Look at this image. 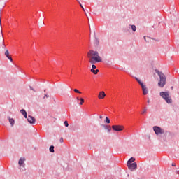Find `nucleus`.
I'll use <instances>...</instances> for the list:
<instances>
[{
    "label": "nucleus",
    "mask_w": 179,
    "mask_h": 179,
    "mask_svg": "<svg viewBox=\"0 0 179 179\" xmlns=\"http://www.w3.org/2000/svg\"><path fill=\"white\" fill-rule=\"evenodd\" d=\"M144 40L146 41V36H144Z\"/></svg>",
    "instance_id": "nucleus-30"
},
{
    "label": "nucleus",
    "mask_w": 179,
    "mask_h": 179,
    "mask_svg": "<svg viewBox=\"0 0 179 179\" xmlns=\"http://www.w3.org/2000/svg\"><path fill=\"white\" fill-rule=\"evenodd\" d=\"M20 113H21V114H22V115H24V118H27V113L26 112L25 110L22 109L20 110Z\"/></svg>",
    "instance_id": "nucleus-12"
},
{
    "label": "nucleus",
    "mask_w": 179,
    "mask_h": 179,
    "mask_svg": "<svg viewBox=\"0 0 179 179\" xmlns=\"http://www.w3.org/2000/svg\"><path fill=\"white\" fill-rule=\"evenodd\" d=\"M96 44H99V41H96Z\"/></svg>",
    "instance_id": "nucleus-33"
},
{
    "label": "nucleus",
    "mask_w": 179,
    "mask_h": 179,
    "mask_svg": "<svg viewBox=\"0 0 179 179\" xmlns=\"http://www.w3.org/2000/svg\"><path fill=\"white\" fill-rule=\"evenodd\" d=\"M148 103H150V100H148V101H147Z\"/></svg>",
    "instance_id": "nucleus-32"
},
{
    "label": "nucleus",
    "mask_w": 179,
    "mask_h": 179,
    "mask_svg": "<svg viewBox=\"0 0 179 179\" xmlns=\"http://www.w3.org/2000/svg\"><path fill=\"white\" fill-rule=\"evenodd\" d=\"M65 127H69V124H68V121H64Z\"/></svg>",
    "instance_id": "nucleus-21"
},
{
    "label": "nucleus",
    "mask_w": 179,
    "mask_h": 179,
    "mask_svg": "<svg viewBox=\"0 0 179 179\" xmlns=\"http://www.w3.org/2000/svg\"><path fill=\"white\" fill-rule=\"evenodd\" d=\"M134 162H135V158L134 157H131L130 158L128 161H127V164H132V163H134Z\"/></svg>",
    "instance_id": "nucleus-13"
},
{
    "label": "nucleus",
    "mask_w": 179,
    "mask_h": 179,
    "mask_svg": "<svg viewBox=\"0 0 179 179\" xmlns=\"http://www.w3.org/2000/svg\"><path fill=\"white\" fill-rule=\"evenodd\" d=\"M131 30H133V31H136V27L135 25H131Z\"/></svg>",
    "instance_id": "nucleus-18"
},
{
    "label": "nucleus",
    "mask_w": 179,
    "mask_h": 179,
    "mask_svg": "<svg viewBox=\"0 0 179 179\" xmlns=\"http://www.w3.org/2000/svg\"><path fill=\"white\" fill-rule=\"evenodd\" d=\"M87 58H89V62L90 64H96L97 62H101V57L99 55V52L94 50H90L87 52Z\"/></svg>",
    "instance_id": "nucleus-1"
},
{
    "label": "nucleus",
    "mask_w": 179,
    "mask_h": 179,
    "mask_svg": "<svg viewBox=\"0 0 179 179\" xmlns=\"http://www.w3.org/2000/svg\"><path fill=\"white\" fill-rule=\"evenodd\" d=\"M0 24H1V19H0Z\"/></svg>",
    "instance_id": "nucleus-35"
},
{
    "label": "nucleus",
    "mask_w": 179,
    "mask_h": 179,
    "mask_svg": "<svg viewBox=\"0 0 179 179\" xmlns=\"http://www.w3.org/2000/svg\"><path fill=\"white\" fill-rule=\"evenodd\" d=\"M112 129H113V131H116L119 132L120 131H123L124 130V126L113 125L112 126Z\"/></svg>",
    "instance_id": "nucleus-6"
},
{
    "label": "nucleus",
    "mask_w": 179,
    "mask_h": 179,
    "mask_svg": "<svg viewBox=\"0 0 179 179\" xmlns=\"http://www.w3.org/2000/svg\"><path fill=\"white\" fill-rule=\"evenodd\" d=\"M172 166H176V164L173 163V164H172Z\"/></svg>",
    "instance_id": "nucleus-29"
},
{
    "label": "nucleus",
    "mask_w": 179,
    "mask_h": 179,
    "mask_svg": "<svg viewBox=\"0 0 179 179\" xmlns=\"http://www.w3.org/2000/svg\"><path fill=\"white\" fill-rule=\"evenodd\" d=\"M127 166L129 170H131V171H134V170H135L136 167H138V165L136 164V162H134L133 164H127Z\"/></svg>",
    "instance_id": "nucleus-7"
},
{
    "label": "nucleus",
    "mask_w": 179,
    "mask_h": 179,
    "mask_svg": "<svg viewBox=\"0 0 179 179\" xmlns=\"http://www.w3.org/2000/svg\"><path fill=\"white\" fill-rule=\"evenodd\" d=\"M49 150L51 153H54V145H51L49 148Z\"/></svg>",
    "instance_id": "nucleus-16"
},
{
    "label": "nucleus",
    "mask_w": 179,
    "mask_h": 179,
    "mask_svg": "<svg viewBox=\"0 0 179 179\" xmlns=\"http://www.w3.org/2000/svg\"><path fill=\"white\" fill-rule=\"evenodd\" d=\"M104 97H106V93L102 91L99 93V96H98V99H99L100 100L104 99Z\"/></svg>",
    "instance_id": "nucleus-10"
},
{
    "label": "nucleus",
    "mask_w": 179,
    "mask_h": 179,
    "mask_svg": "<svg viewBox=\"0 0 179 179\" xmlns=\"http://www.w3.org/2000/svg\"><path fill=\"white\" fill-rule=\"evenodd\" d=\"M108 132H111V127L108 128Z\"/></svg>",
    "instance_id": "nucleus-25"
},
{
    "label": "nucleus",
    "mask_w": 179,
    "mask_h": 179,
    "mask_svg": "<svg viewBox=\"0 0 179 179\" xmlns=\"http://www.w3.org/2000/svg\"><path fill=\"white\" fill-rule=\"evenodd\" d=\"M44 97H48V96L47 94H45V96Z\"/></svg>",
    "instance_id": "nucleus-31"
},
{
    "label": "nucleus",
    "mask_w": 179,
    "mask_h": 179,
    "mask_svg": "<svg viewBox=\"0 0 179 179\" xmlns=\"http://www.w3.org/2000/svg\"><path fill=\"white\" fill-rule=\"evenodd\" d=\"M153 131L156 135H163L164 134V129L157 126L153 127Z\"/></svg>",
    "instance_id": "nucleus-5"
},
{
    "label": "nucleus",
    "mask_w": 179,
    "mask_h": 179,
    "mask_svg": "<svg viewBox=\"0 0 179 179\" xmlns=\"http://www.w3.org/2000/svg\"><path fill=\"white\" fill-rule=\"evenodd\" d=\"M76 100H80V99H79V97H77V98H76Z\"/></svg>",
    "instance_id": "nucleus-28"
},
{
    "label": "nucleus",
    "mask_w": 179,
    "mask_h": 179,
    "mask_svg": "<svg viewBox=\"0 0 179 179\" xmlns=\"http://www.w3.org/2000/svg\"><path fill=\"white\" fill-rule=\"evenodd\" d=\"M92 69H96V65L92 64Z\"/></svg>",
    "instance_id": "nucleus-23"
},
{
    "label": "nucleus",
    "mask_w": 179,
    "mask_h": 179,
    "mask_svg": "<svg viewBox=\"0 0 179 179\" xmlns=\"http://www.w3.org/2000/svg\"><path fill=\"white\" fill-rule=\"evenodd\" d=\"M5 55L11 62H12V61H13L12 57L9 55V50H6Z\"/></svg>",
    "instance_id": "nucleus-11"
},
{
    "label": "nucleus",
    "mask_w": 179,
    "mask_h": 179,
    "mask_svg": "<svg viewBox=\"0 0 179 179\" xmlns=\"http://www.w3.org/2000/svg\"><path fill=\"white\" fill-rule=\"evenodd\" d=\"M155 72L157 74H158V76H159V81L158 83V86L159 87H164L166 82V76L162 72L159 71V70H155Z\"/></svg>",
    "instance_id": "nucleus-2"
},
{
    "label": "nucleus",
    "mask_w": 179,
    "mask_h": 179,
    "mask_svg": "<svg viewBox=\"0 0 179 179\" xmlns=\"http://www.w3.org/2000/svg\"><path fill=\"white\" fill-rule=\"evenodd\" d=\"M44 92H45V90H44Z\"/></svg>",
    "instance_id": "nucleus-36"
},
{
    "label": "nucleus",
    "mask_w": 179,
    "mask_h": 179,
    "mask_svg": "<svg viewBox=\"0 0 179 179\" xmlns=\"http://www.w3.org/2000/svg\"><path fill=\"white\" fill-rule=\"evenodd\" d=\"M146 111H148V109L146 108H144L143 111L141 113V114H145V113H146Z\"/></svg>",
    "instance_id": "nucleus-22"
},
{
    "label": "nucleus",
    "mask_w": 179,
    "mask_h": 179,
    "mask_svg": "<svg viewBox=\"0 0 179 179\" xmlns=\"http://www.w3.org/2000/svg\"><path fill=\"white\" fill-rule=\"evenodd\" d=\"M31 90H33L34 92H36V90H34V89H33V87H30Z\"/></svg>",
    "instance_id": "nucleus-27"
},
{
    "label": "nucleus",
    "mask_w": 179,
    "mask_h": 179,
    "mask_svg": "<svg viewBox=\"0 0 179 179\" xmlns=\"http://www.w3.org/2000/svg\"><path fill=\"white\" fill-rule=\"evenodd\" d=\"M80 6L82 8L83 10H84V12H85V8H83V6L82 4H80Z\"/></svg>",
    "instance_id": "nucleus-24"
},
{
    "label": "nucleus",
    "mask_w": 179,
    "mask_h": 179,
    "mask_svg": "<svg viewBox=\"0 0 179 179\" xmlns=\"http://www.w3.org/2000/svg\"><path fill=\"white\" fill-rule=\"evenodd\" d=\"M73 91L75 92V93H79L80 94L82 93L78 89H74Z\"/></svg>",
    "instance_id": "nucleus-20"
},
{
    "label": "nucleus",
    "mask_w": 179,
    "mask_h": 179,
    "mask_svg": "<svg viewBox=\"0 0 179 179\" xmlns=\"http://www.w3.org/2000/svg\"><path fill=\"white\" fill-rule=\"evenodd\" d=\"M80 103H79V105L82 106L83 104V103H85V99H83V98H80Z\"/></svg>",
    "instance_id": "nucleus-17"
},
{
    "label": "nucleus",
    "mask_w": 179,
    "mask_h": 179,
    "mask_svg": "<svg viewBox=\"0 0 179 179\" xmlns=\"http://www.w3.org/2000/svg\"><path fill=\"white\" fill-rule=\"evenodd\" d=\"M105 121L106 124H110V119L108 117H106Z\"/></svg>",
    "instance_id": "nucleus-19"
},
{
    "label": "nucleus",
    "mask_w": 179,
    "mask_h": 179,
    "mask_svg": "<svg viewBox=\"0 0 179 179\" xmlns=\"http://www.w3.org/2000/svg\"><path fill=\"white\" fill-rule=\"evenodd\" d=\"M9 122L11 125V127H13V125H15V120H13V118H10L9 117Z\"/></svg>",
    "instance_id": "nucleus-14"
},
{
    "label": "nucleus",
    "mask_w": 179,
    "mask_h": 179,
    "mask_svg": "<svg viewBox=\"0 0 179 179\" xmlns=\"http://www.w3.org/2000/svg\"><path fill=\"white\" fill-rule=\"evenodd\" d=\"M159 95L166 101V103H168V104L173 103V100L171 99V96H170V94H169V92H161Z\"/></svg>",
    "instance_id": "nucleus-3"
},
{
    "label": "nucleus",
    "mask_w": 179,
    "mask_h": 179,
    "mask_svg": "<svg viewBox=\"0 0 179 179\" xmlns=\"http://www.w3.org/2000/svg\"><path fill=\"white\" fill-rule=\"evenodd\" d=\"M136 80H137L138 83H139V85L141 87V89L143 90V94L144 96H146V94H148V93H149V91L148 90V87H146V85H143V83L142 81H141V80H139L138 78H135Z\"/></svg>",
    "instance_id": "nucleus-4"
},
{
    "label": "nucleus",
    "mask_w": 179,
    "mask_h": 179,
    "mask_svg": "<svg viewBox=\"0 0 179 179\" xmlns=\"http://www.w3.org/2000/svg\"><path fill=\"white\" fill-rule=\"evenodd\" d=\"M91 72H92V73H94V75H97V73H99V69L94 70L93 69H91Z\"/></svg>",
    "instance_id": "nucleus-15"
},
{
    "label": "nucleus",
    "mask_w": 179,
    "mask_h": 179,
    "mask_svg": "<svg viewBox=\"0 0 179 179\" xmlns=\"http://www.w3.org/2000/svg\"><path fill=\"white\" fill-rule=\"evenodd\" d=\"M27 121L29 124H36V118L31 115H28Z\"/></svg>",
    "instance_id": "nucleus-9"
},
{
    "label": "nucleus",
    "mask_w": 179,
    "mask_h": 179,
    "mask_svg": "<svg viewBox=\"0 0 179 179\" xmlns=\"http://www.w3.org/2000/svg\"><path fill=\"white\" fill-rule=\"evenodd\" d=\"M59 141H60V142L62 143V142H64V138H61Z\"/></svg>",
    "instance_id": "nucleus-26"
},
{
    "label": "nucleus",
    "mask_w": 179,
    "mask_h": 179,
    "mask_svg": "<svg viewBox=\"0 0 179 179\" xmlns=\"http://www.w3.org/2000/svg\"><path fill=\"white\" fill-rule=\"evenodd\" d=\"M24 162H26V158L24 157H21L18 162V164L20 167H24Z\"/></svg>",
    "instance_id": "nucleus-8"
},
{
    "label": "nucleus",
    "mask_w": 179,
    "mask_h": 179,
    "mask_svg": "<svg viewBox=\"0 0 179 179\" xmlns=\"http://www.w3.org/2000/svg\"><path fill=\"white\" fill-rule=\"evenodd\" d=\"M171 89H174V87H171Z\"/></svg>",
    "instance_id": "nucleus-34"
}]
</instances>
